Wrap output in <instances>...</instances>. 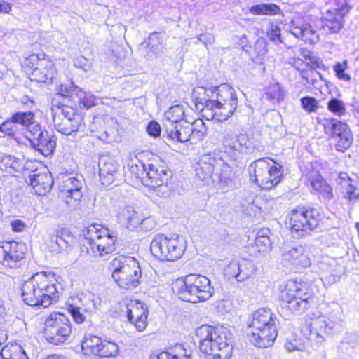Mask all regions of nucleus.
<instances>
[{
	"mask_svg": "<svg viewBox=\"0 0 359 359\" xmlns=\"http://www.w3.org/2000/svg\"><path fill=\"white\" fill-rule=\"evenodd\" d=\"M153 359H191V351L181 344H177L166 351L160 353Z\"/></svg>",
	"mask_w": 359,
	"mask_h": 359,
	"instance_id": "e433bc0d",
	"label": "nucleus"
},
{
	"mask_svg": "<svg viewBox=\"0 0 359 359\" xmlns=\"http://www.w3.org/2000/svg\"><path fill=\"white\" fill-rule=\"evenodd\" d=\"M83 234L89 256L102 258L115 250L116 238L108 228L100 224H90L83 230Z\"/></svg>",
	"mask_w": 359,
	"mask_h": 359,
	"instance_id": "6e6552de",
	"label": "nucleus"
},
{
	"mask_svg": "<svg viewBox=\"0 0 359 359\" xmlns=\"http://www.w3.org/2000/svg\"><path fill=\"white\" fill-rule=\"evenodd\" d=\"M118 353V345L112 341L102 340L100 346L98 356L100 357H113L116 356Z\"/></svg>",
	"mask_w": 359,
	"mask_h": 359,
	"instance_id": "09e8293b",
	"label": "nucleus"
},
{
	"mask_svg": "<svg viewBox=\"0 0 359 359\" xmlns=\"http://www.w3.org/2000/svg\"><path fill=\"white\" fill-rule=\"evenodd\" d=\"M169 175L166 169L163 167L158 168V175L154 177L153 186H147L154 191L156 196L160 197H167L171 193V187L168 184V180Z\"/></svg>",
	"mask_w": 359,
	"mask_h": 359,
	"instance_id": "2f4dec72",
	"label": "nucleus"
},
{
	"mask_svg": "<svg viewBox=\"0 0 359 359\" xmlns=\"http://www.w3.org/2000/svg\"><path fill=\"white\" fill-rule=\"evenodd\" d=\"M40 61L41 60L39 59L38 55L33 54L25 59V65L34 69V67H37V63Z\"/></svg>",
	"mask_w": 359,
	"mask_h": 359,
	"instance_id": "774afa93",
	"label": "nucleus"
},
{
	"mask_svg": "<svg viewBox=\"0 0 359 359\" xmlns=\"http://www.w3.org/2000/svg\"><path fill=\"white\" fill-rule=\"evenodd\" d=\"M225 152L236 160L241 155L251 152L254 146L245 134H236L231 130H226L222 138Z\"/></svg>",
	"mask_w": 359,
	"mask_h": 359,
	"instance_id": "6ab92c4d",
	"label": "nucleus"
},
{
	"mask_svg": "<svg viewBox=\"0 0 359 359\" xmlns=\"http://www.w3.org/2000/svg\"><path fill=\"white\" fill-rule=\"evenodd\" d=\"M76 97L79 100V103L81 104L84 108L90 109L95 106L99 101L97 98L90 92H84L81 88L76 91Z\"/></svg>",
	"mask_w": 359,
	"mask_h": 359,
	"instance_id": "de8ad7c7",
	"label": "nucleus"
},
{
	"mask_svg": "<svg viewBox=\"0 0 359 359\" xmlns=\"http://www.w3.org/2000/svg\"><path fill=\"white\" fill-rule=\"evenodd\" d=\"M147 48L149 53L154 55L156 57H161L164 53V36L163 34L154 32L150 34L148 39Z\"/></svg>",
	"mask_w": 359,
	"mask_h": 359,
	"instance_id": "58836bf2",
	"label": "nucleus"
},
{
	"mask_svg": "<svg viewBox=\"0 0 359 359\" xmlns=\"http://www.w3.org/2000/svg\"><path fill=\"white\" fill-rule=\"evenodd\" d=\"M68 311L76 323H82L86 320V317L82 313L83 311L81 306H75L71 304L68 307Z\"/></svg>",
	"mask_w": 359,
	"mask_h": 359,
	"instance_id": "bf43d9fd",
	"label": "nucleus"
},
{
	"mask_svg": "<svg viewBox=\"0 0 359 359\" xmlns=\"http://www.w3.org/2000/svg\"><path fill=\"white\" fill-rule=\"evenodd\" d=\"M99 168L100 181L106 187L114 183L121 175L120 165L111 156H101L99 159Z\"/></svg>",
	"mask_w": 359,
	"mask_h": 359,
	"instance_id": "393cba45",
	"label": "nucleus"
},
{
	"mask_svg": "<svg viewBox=\"0 0 359 359\" xmlns=\"http://www.w3.org/2000/svg\"><path fill=\"white\" fill-rule=\"evenodd\" d=\"M0 168L1 169L11 168L13 170H18L19 168V163L16 158L9 155H4L1 158Z\"/></svg>",
	"mask_w": 359,
	"mask_h": 359,
	"instance_id": "6e6d98bb",
	"label": "nucleus"
},
{
	"mask_svg": "<svg viewBox=\"0 0 359 359\" xmlns=\"http://www.w3.org/2000/svg\"><path fill=\"white\" fill-rule=\"evenodd\" d=\"M57 71L54 63L49 60L43 59L37 63L32 72V79L38 82H51L55 77Z\"/></svg>",
	"mask_w": 359,
	"mask_h": 359,
	"instance_id": "c85d7f7f",
	"label": "nucleus"
},
{
	"mask_svg": "<svg viewBox=\"0 0 359 359\" xmlns=\"http://www.w3.org/2000/svg\"><path fill=\"white\" fill-rule=\"evenodd\" d=\"M322 219L320 212L314 208H299L291 210L287 224L292 233L304 237L316 229Z\"/></svg>",
	"mask_w": 359,
	"mask_h": 359,
	"instance_id": "2eb2a0df",
	"label": "nucleus"
},
{
	"mask_svg": "<svg viewBox=\"0 0 359 359\" xmlns=\"http://www.w3.org/2000/svg\"><path fill=\"white\" fill-rule=\"evenodd\" d=\"M350 180L344 181V184L342 187L344 188V197L348 198L350 201L356 199L359 196V189L353 186L350 182Z\"/></svg>",
	"mask_w": 359,
	"mask_h": 359,
	"instance_id": "4d7b16f0",
	"label": "nucleus"
},
{
	"mask_svg": "<svg viewBox=\"0 0 359 359\" xmlns=\"http://www.w3.org/2000/svg\"><path fill=\"white\" fill-rule=\"evenodd\" d=\"M255 270L254 265L246 259H233L224 269V275L229 278H236L238 282L248 279Z\"/></svg>",
	"mask_w": 359,
	"mask_h": 359,
	"instance_id": "a878e982",
	"label": "nucleus"
},
{
	"mask_svg": "<svg viewBox=\"0 0 359 359\" xmlns=\"http://www.w3.org/2000/svg\"><path fill=\"white\" fill-rule=\"evenodd\" d=\"M281 256L283 261L296 269L308 268L312 264L310 250L306 245L286 246Z\"/></svg>",
	"mask_w": 359,
	"mask_h": 359,
	"instance_id": "4be33fe9",
	"label": "nucleus"
},
{
	"mask_svg": "<svg viewBox=\"0 0 359 359\" xmlns=\"http://www.w3.org/2000/svg\"><path fill=\"white\" fill-rule=\"evenodd\" d=\"M300 104L302 109L307 113L316 112L319 108L318 100L310 96H305L300 99Z\"/></svg>",
	"mask_w": 359,
	"mask_h": 359,
	"instance_id": "603ef678",
	"label": "nucleus"
},
{
	"mask_svg": "<svg viewBox=\"0 0 359 359\" xmlns=\"http://www.w3.org/2000/svg\"><path fill=\"white\" fill-rule=\"evenodd\" d=\"M186 249V239L181 235L168 237L156 234L150 244L151 254L161 261L174 262L182 256Z\"/></svg>",
	"mask_w": 359,
	"mask_h": 359,
	"instance_id": "f8f14e48",
	"label": "nucleus"
},
{
	"mask_svg": "<svg viewBox=\"0 0 359 359\" xmlns=\"http://www.w3.org/2000/svg\"><path fill=\"white\" fill-rule=\"evenodd\" d=\"M55 281V274L53 273H36L22 285L23 302L31 306L48 307L58 299Z\"/></svg>",
	"mask_w": 359,
	"mask_h": 359,
	"instance_id": "7ed1b4c3",
	"label": "nucleus"
},
{
	"mask_svg": "<svg viewBox=\"0 0 359 359\" xmlns=\"http://www.w3.org/2000/svg\"><path fill=\"white\" fill-rule=\"evenodd\" d=\"M158 168L152 163L146 165L139 160L136 162L132 161L128 164L130 173L140 180L144 186H153L152 180H154V177L158 175Z\"/></svg>",
	"mask_w": 359,
	"mask_h": 359,
	"instance_id": "b1692460",
	"label": "nucleus"
},
{
	"mask_svg": "<svg viewBox=\"0 0 359 359\" xmlns=\"http://www.w3.org/2000/svg\"><path fill=\"white\" fill-rule=\"evenodd\" d=\"M147 131L150 136L158 137L161 135V128L158 122L151 121L147 125Z\"/></svg>",
	"mask_w": 359,
	"mask_h": 359,
	"instance_id": "680f3d73",
	"label": "nucleus"
},
{
	"mask_svg": "<svg viewBox=\"0 0 359 359\" xmlns=\"http://www.w3.org/2000/svg\"><path fill=\"white\" fill-rule=\"evenodd\" d=\"M199 348L213 359H229L232 354L233 329L223 325L213 327L203 325L196 330Z\"/></svg>",
	"mask_w": 359,
	"mask_h": 359,
	"instance_id": "20e7f679",
	"label": "nucleus"
},
{
	"mask_svg": "<svg viewBox=\"0 0 359 359\" xmlns=\"http://www.w3.org/2000/svg\"><path fill=\"white\" fill-rule=\"evenodd\" d=\"M243 212L250 216H257L262 212H266L263 208L260 205L259 199H255L253 194L249 196L241 202Z\"/></svg>",
	"mask_w": 359,
	"mask_h": 359,
	"instance_id": "a19ab883",
	"label": "nucleus"
},
{
	"mask_svg": "<svg viewBox=\"0 0 359 359\" xmlns=\"http://www.w3.org/2000/svg\"><path fill=\"white\" fill-rule=\"evenodd\" d=\"M26 246L23 243L5 241L0 245V263L9 268L19 267L25 257Z\"/></svg>",
	"mask_w": 359,
	"mask_h": 359,
	"instance_id": "412c9836",
	"label": "nucleus"
},
{
	"mask_svg": "<svg viewBox=\"0 0 359 359\" xmlns=\"http://www.w3.org/2000/svg\"><path fill=\"white\" fill-rule=\"evenodd\" d=\"M198 42H201L208 48L209 45H212L215 42V36L210 34H201L196 37V41L194 43L197 44Z\"/></svg>",
	"mask_w": 359,
	"mask_h": 359,
	"instance_id": "e2e57ef3",
	"label": "nucleus"
},
{
	"mask_svg": "<svg viewBox=\"0 0 359 359\" xmlns=\"http://www.w3.org/2000/svg\"><path fill=\"white\" fill-rule=\"evenodd\" d=\"M50 111L54 126L61 134L73 135L83 130V118L76 113L74 108L67 105H60L53 100Z\"/></svg>",
	"mask_w": 359,
	"mask_h": 359,
	"instance_id": "ddd939ff",
	"label": "nucleus"
},
{
	"mask_svg": "<svg viewBox=\"0 0 359 359\" xmlns=\"http://www.w3.org/2000/svg\"><path fill=\"white\" fill-rule=\"evenodd\" d=\"M301 78L305 81L304 85H311L315 88H320L323 78L320 72L307 65L305 69H298Z\"/></svg>",
	"mask_w": 359,
	"mask_h": 359,
	"instance_id": "c9c22d12",
	"label": "nucleus"
},
{
	"mask_svg": "<svg viewBox=\"0 0 359 359\" xmlns=\"http://www.w3.org/2000/svg\"><path fill=\"white\" fill-rule=\"evenodd\" d=\"M302 175L305 178L306 183L311 186L313 191L324 200H330L332 198L331 187L323 180L319 171L314 169L312 163L307 165L302 170Z\"/></svg>",
	"mask_w": 359,
	"mask_h": 359,
	"instance_id": "5701e85b",
	"label": "nucleus"
},
{
	"mask_svg": "<svg viewBox=\"0 0 359 359\" xmlns=\"http://www.w3.org/2000/svg\"><path fill=\"white\" fill-rule=\"evenodd\" d=\"M141 229L144 231H151L156 226V222L152 217H143L142 215L141 222L140 223Z\"/></svg>",
	"mask_w": 359,
	"mask_h": 359,
	"instance_id": "0e129e2a",
	"label": "nucleus"
},
{
	"mask_svg": "<svg viewBox=\"0 0 359 359\" xmlns=\"http://www.w3.org/2000/svg\"><path fill=\"white\" fill-rule=\"evenodd\" d=\"M276 320L269 309L255 311L248 324L247 334L251 343L259 348L271 346L278 334Z\"/></svg>",
	"mask_w": 359,
	"mask_h": 359,
	"instance_id": "39448f33",
	"label": "nucleus"
},
{
	"mask_svg": "<svg viewBox=\"0 0 359 359\" xmlns=\"http://www.w3.org/2000/svg\"><path fill=\"white\" fill-rule=\"evenodd\" d=\"M250 180L262 189L277 185L283 175L282 166L269 158H262L252 162L248 168Z\"/></svg>",
	"mask_w": 359,
	"mask_h": 359,
	"instance_id": "9b49d317",
	"label": "nucleus"
},
{
	"mask_svg": "<svg viewBox=\"0 0 359 359\" xmlns=\"http://www.w3.org/2000/svg\"><path fill=\"white\" fill-rule=\"evenodd\" d=\"M43 335L53 345H61L67 341L72 332L71 321L63 313L53 312L44 323Z\"/></svg>",
	"mask_w": 359,
	"mask_h": 359,
	"instance_id": "dca6fc26",
	"label": "nucleus"
},
{
	"mask_svg": "<svg viewBox=\"0 0 359 359\" xmlns=\"http://www.w3.org/2000/svg\"><path fill=\"white\" fill-rule=\"evenodd\" d=\"M0 359H29L22 348L18 344L5 346L0 350Z\"/></svg>",
	"mask_w": 359,
	"mask_h": 359,
	"instance_id": "79ce46f5",
	"label": "nucleus"
},
{
	"mask_svg": "<svg viewBox=\"0 0 359 359\" xmlns=\"http://www.w3.org/2000/svg\"><path fill=\"white\" fill-rule=\"evenodd\" d=\"M79 301L81 308L86 313H93L101 306V299L97 294L88 292L80 295Z\"/></svg>",
	"mask_w": 359,
	"mask_h": 359,
	"instance_id": "4c0bfd02",
	"label": "nucleus"
},
{
	"mask_svg": "<svg viewBox=\"0 0 359 359\" xmlns=\"http://www.w3.org/2000/svg\"><path fill=\"white\" fill-rule=\"evenodd\" d=\"M313 292L306 283L289 280L280 286L279 299L294 313H302L309 307Z\"/></svg>",
	"mask_w": 359,
	"mask_h": 359,
	"instance_id": "1a4fd4ad",
	"label": "nucleus"
},
{
	"mask_svg": "<svg viewBox=\"0 0 359 359\" xmlns=\"http://www.w3.org/2000/svg\"><path fill=\"white\" fill-rule=\"evenodd\" d=\"M329 111L338 117H342L346 114V109L344 102L337 98L330 99L327 104Z\"/></svg>",
	"mask_w": 359,
	"mask_h": 359,
	"instance_id": "3c124183",
	"label": "nucleus"
},
{
	"mask_svg": "<svg viewBox=\"0 0 359 359\" xmlns=\"http://www.w3.org/2000/svg\"><path fill=\"white\" fill-rule=\"evenodd\" d=\"M79 90V88L75 86L72 82L69 83L60 84L57 88V95L62 97H71L73 94Z\"/></svg>",
	"mask_w": 359,
	"mask_h": 359,
	"instance_id": "864d4df0",
	"label": "nucleus"
},
{
	"mask_svg": "<svg viewBox=\"0 0 359 359\" xmlns=\"http://www.w3.org/2000/svg\"><path fill=\"white\" fill-rule=\"evenodd\" d=\"M142 215L140 211L133 206L128 205L120 209L118 213V219L128 229H133L140 226Z\"/></svg>",
	"mask_w": 359,
	"mask_h": 359,
	"instance_id": "473e14b6",
	"label": "nucleus"
},
{
	"mask_svg": "<svg viewBox=\"0 0 359 359\" xmlns=\"http://www.w3.org/2000/svg\"><path fill=\"white\" fill-rule=\"evenodd\" d=\"M25 137L30 142L33 148L45 156H48L53 153L56 146V142L53 136L42 130L37 123H32L25 131Z\"/></svg>",
	"mask_w": 359,
	"mask_h": 359,
	"instance_id": "a211bd4d",
	"label": "nucleus"
},
{
	"mask_svg": "<svg viewBox=\"0 0 359 359\" xmlns=\"http://www.w3.org/2000/svg\"><path fill=\"white\" fill-rule=\"evenodd\" d=\"M346 62H344L343 63H337L334 66V71L337 77L342 81H349L351 80V76L349 74L345 73V69L346 67Z\"/></svg>",
	"mask_w": 359,
	"mask_h": 359,
	"instance_id": "052dcab7",
	"label": "nucleus"
},
{
	"mask_svg": "<svg viewBox=\"0 0 359 359\" xmlns=\"http://www.w3.org/2000/svg\"><path fill=\"white\" fill-rule=\"evenodd\" d=\"M172 290L181 300L192 303L205 301L214 293L210 279L201 274H189L177 278Z\"/></svg>",
	"mask_w": 359,
	"mask_h": 359,
	"instance_id": "423d86ee",
	"label": "nucleus"
},
{
	"mask_svg": "<svg viewBox=\"0 0 359 359\" xmlns=\"http://www.w3.org/2000/svg\"><path fill=\"white\" fill-rule=\"evenodd\" d=\"M196 172L201 181L212 179V182L224 184L226 187L232 186L231 165L219 154L203 155L198 163Z\"/></svg>",
	"mask_w": 359,
	"mask_h": 359,
	"instance_id": "0eeeda50",
	"label": "nucleus"
},
{
	"mask_svg": "<svg viewBox=\"0 0 359 359\" xmlns=\"http://www.w3.org/2000/svg\"><path fill=\"white\" fill-rule=\"evenodd\" d=\"M290 32L297 39L306 43H315L318 41V34L309 23H304L299 19L292 20Z\"/></svg>",
	"mask_w": 359,
	"mask_h": 359,
	"instance_id": "cd10ccee",
	"label": "nucleus"
},
{
	"mask_svg": "<svg viewBox=\"0 0 359 359\" xmlns=\"http://www.w3.org/2000/svg\"><path fill=\"white\" fill-rule=\"evenodd\" d=\"M185 111L182 105L176 104L170 107L164 114L163 123L164 130L167 128H172V126L185 121Z\"/></svg>",
	"mask_w": 359,
	"mask_h": 359,
	"instance_id": "72a5a7b5",
	"label": "nucleus"
},
{
	"mask_svg": "<svg viewBox=\"0 0 359 359\" xmlns=\"http://www.w3.org/2000/svg\"><path fill=\"white\" fill-rule=\"evenodd\" d=\"M112 278L125 290H132L140 284L141 269L137 261L129 256L119 255L110 263Z\"/></svg>",
	"mask_w": 359,
	"mask_h": 359,
	"instance_id": "9d476101",
	"label": "nucleus"
},
{
	"mask_svg": "<svg viewBox=\"0 0 359 359\" xmlns=\"http://www.w3.org/2000/svg\"><path fill=\"white\" fill-rule=\"evenodd\" d=\"M267 36L276 45L283 43L281 29L277 25L271 24L270 25L267 31Z\"/></svg>",
	"mask_w": 359,
	"mask_h": 359,
	"instance_id": "5fc2aeb1",
	"label": "nucleus"
},
{
	"mask_svg": "<svg viewBox=\"0 0 359 359\" xmlns=\"http://www.w3.org/2000/svg\"><path fill=\"white\" fill-rule=\"evenodd\" d=\"M74 65L76 67L82 69L84 72H87L90 68V63L84 57H79L74 60Z\"/></svg>",
	"mask_w": 359,
	"mask_h": 359,
	"instance_id": "69168bd1",
	"label": "nucleus"
},
{
	"mask_svg": "<svg viewBox=\"0 0 359 359\" xmlns=\"http://www.w3.org/2000/svg\"><path fill=\"white\" fill-rule=\"evenodd\" d=\"M250 13L257 15H275L280 13V8L275 4H261L252 6L249 9Z\"/></svg>",
	"mask_w": 359,
	"mask_h": 359,
	"instance_id": "c03bdc74",
	"label": "nucleus"
},
{
	"mask_svg": "<svg viewBox=\"0 0 359 359\" xmlns=\"http://www.w3.org/2000/svg\"><path fill=\"white\" fill-rule=\"evenodd\" d=\"M18 130V126L12 117L0 125V132L8 136L14 135Z\"/></svg>",
	"mask_w": 359,
	"mask_h": 359,
	"instance_id": "13d9d810",
	"label": "nucleus"
},
{
	"mask_svg": "<svg viewBox=\"0 0 359 359\" xmlns=\"http://www.w3.org/2000/svg\"><path fill=\"white\" fill-rule=\"evenodd\" d=\"M350 0H330L332 8L323 13L319 28L326 34L338 33L344 27V17L352 8Z\"/></svg>",
	"mask_w": 359,
	"mask_h": 359,
	"instance_id": "f3484780",
	"label": "nucleus"
},
{
	"mask_svg": "<svg viewBox=\"0 0 359 359\" xmlns=\"http://www.w3.org/2000/svg\"><path fill=\"white\" fill-rule=\"evenodd\" d=\"M62 231H57L55 234L50 236L48 247L53 252H60L67 247V241L62 238Z\"/></svg>",
	"mask_w": 359,
	"mask_h": 359,
	"instance_id": "a18cd8bd",
	"label": "nucleus"
},
{
	"mask_svg": "<svg viewBox=\"0 0 359 359\" xmlns=\"http://www.w3.org/2000/svg\"><path fill=\"white\" fill-rule=\"evenodd\" d=\"M11 226L15 232H22L26 227V224L20 219H15L11 222Z\"/></svg>",
	"mask_w": 359,
	"mask_h": 359,
	"instance_id": "338daca9",
	"label": "nucleus"
},
{
	"mask_svg": "<svg viewBox=\"0 0 359 359\" xmlns=\"http://www.w3.org/2000/svg\"><path fill=\"white\" fill-rule=\"evenodd\" d=\"M320 123L323 127L325 133L333 140L350 130L346 123L336 118H324Z\"/></svg>",
	"mask_w": 359,
	"mask_h": 359,
	"instance_id": "f704fd0d",
	"label": "nucleus"
},
{
	"mask_svg": "<svg viewBox=\"0 0 359 359\" xmlns=\"http://www.w3.org/2000/svg\"><path fill=\"white\" fill-rule=\"evenodd\" d=\"M26 182L32 186L36 194L42 196L49 191L53 184L50 173H34Z\"/></svg>",
	"mask_w": 359,
	"mask_h": 359,
	"instance_id": "7c9ffc66",
	"label": "nucleus"
},
{
	"mask_svg": "<svg viewBox=\"0 0 359 359\" xmlns=\"http://www.w3.org/2000/svg\"><path fill=\"white\" fill-rule=\"evenodd\" d=\"M334 140L335 149L341 152L346 151L353 142V135L349 130L346 133L339 135Z\"/></svg>",
	"mask_w": 359,
	"mask_h": 359,
	"instance_id": "49530a36",
	"label": "nucleus"
},
{
	"mask_svg": "<svg viewBox=\"0 0 359 359\" xmlns=\"http://www.w3.org/2000/svg\"><path fill=\"white\" fill-rule=\"evenodd\" d=\"M340 319H331L325 316H319L307 318L302 325L301 333L304 339L296 334L287 337L285 348L288 352L304 351L308 344H322L333 330L341 325Z\"/></svg>",
	"mask_w": 359,
	"mask_h": 359,
	"instance_id": "f03ea898",
	"label": "nucleus"
},
{
	"mask_svg": "<svg viewBox=\"0 0 359 359\" xmlns=\"http://www.w3.org/2000/svg\"><path fill=\"white\" fill-rule=\"evenodd\" d=\"M270 231L263 229L258 231L255 243L249 248L251 255L255 257L263 256L271 251L272 244L269 238Z\"/></svg>",
	"mask_w": 359,
	"mask_h": 359,
	"instance_id": "c756f323",
	"label": "nucleus"
},
{
	"mask_svg": "<svg viewBox=\"0 0 359 359\" xmlns=\"http://www.w3.org/2000/svg\"><path fill=\"white\" fill-rule=\"evenodd\" d=\"M206 127L201 118L191 123L189 120L182 121L180 124L167 128L164 130L163 137L165 141L172 142H186L196 144L201 141L206 133Z\"/></svg>",
	"mask_w": 359,
	"mask_h": 359,
	"instance_id": "4468645a",
	"label": "nucleus"
},
{
	"mask_svg": "<svg viewBox=\"0 0 359 359\" xmlns=\"http://www.w3.org/2000/svg\"><path fill=\"white\" fill-rule=\"evenodd\" d=\"M102 341V339L97 336H86L81 344V348L84 354H93L97 355Z\"/></svg>",
	"mask_w": 359,
	"mask_h": 359,
	"instance_id": "37998d69",
	"label": "nucleus"
},
{
	"mask_svg": "<svg viewBox=\"0 0 359 359\" xmlns=\"http://www.w3.org/2000/svg\"><path fill=\"white\" fill-rule=\"evenodd\" d=\"M264 95L273 104H279L284 99L285 89L280 83H272L266 88Z\"/></svg>",
	"mask_w": 359,
	"mask_h": 359,
	"instance_id": "ea45409f",
	"label": "nucleus"
},
{
	"mask_svg": "<svg viewBox=\"0 0 359 359\" xmlns=\"http://www.w3.org/2000/svg\"><path fill=\"white\" fill-rule=\"evenodd\" d=\"M12 119L16 124H20L26 127L27 130L34 121V114L31 111L16 112L12 115Z\"/></svg>",
	"mask_w": 359,
	"mask_h": 359,
	"instance_id": "8fccbe9b",
	"label": "nucleus"
},
{
	"mask_svg": "<svg viewBox=\"0 0 359 359\" xmlns=\"http://www.w3.org/2000/svg\"><path fill=\"white\" fill-rule=\"evenodd\" d=\"M203 91V98H196L195 107L206 120L224 121L231 117L236 111L238 99L235 90L227 84H222L213 88L205 89L198 87L194 90L201 93Z\"/></svg>",
	"mask_w": 359,
	"mask_h": 359,
	"instance_id": "f257e3e1",
	"label": "nucleus"
},
{
	"mask_svg": "<svg viewBox=\"0 0 359 359\" xmlns=\"http://www.w3.org/2000/svg\"><path fill=\"white\" fill-rule=\"evenodd\" d=\"M58 180L60 196L69 207H76L78 202L82 198L81 182L69 175H61Z\"/></svg>",
	"mask_w": 359,
	"mask_h": 359,
	"instance_id": "aec40b11",
	"label": "nucleus"
},
{
	"mask_svg": "<svg viewBox=\"0 0 359 359\" xmlns=\"http://www.w3.org/2000/svg\"><path fill=\"white\" fill-rule=\"evenodd\" d=\"M128 320L139 332L144 330L147 325V309L140 301L131 300L126 306Z\"/></svg>",
	"mask_w": 359,
	"mask_h": 359,
	"instance_id": "bb28decb",
	"label": "nucleus"
}]
</instances>
